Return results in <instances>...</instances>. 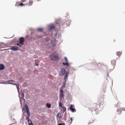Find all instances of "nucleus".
Returning <instances> with one entry per match:
<instances>
[{
	"instance_id": "obj_40",
	"label": "nucleus",
	"mask_w": 125,
	"mask_h": 125,
	"mask_svg": "<svg viewBox=\"0 0 125 125\" xmlns=\"http://www.w3.org/2000/svg\"><path fill=\"white\" fill-rule=\"evenodd\" d=\"M55 35H56V37L57 36V34H56Z\"/></svg>"
},
{
	"instance_id": "obj_2",
	"label": "nucleus",
	"mask_w": 125,
	"mask_h": 125,
	"mask_svg": "<svg viewBox=\"0 0 125 125\" xmlns=\"http://www.w3.org/2000/svg\"><path fill=\"white\" fill-rule=\"evenodd\" d=\"M61 70L60 74L64 75L65 73V69L64 68H62L61 69Z\"/></svg>"
},
{
	"instance_id": "obj_29",
	"label": "nucleus",
	"mask_w": 125,
	"mask_h": 125,
	"mask_svg": "<svg viewBox=\"0 0 125 125\" xmlns=\"http://www.w3.org/2000/svg\"><path fill=\"white\" fill-rule=\"evenodd\" d=\"M70 119L71 120V122L70 123L69 125L71 124L72 123L73 121V119L72 118H71Z\"/></svg>"
},
{
	"instance_id": "obj_1",
	"label": "nucleus",
	"mask_w": 125,
	"mask_h": 125,
	"mask_svg": "<svg viewBox=\"0 0 125 125\" xmlns=\"http://www.w3.org/2000/svg\"><path fill=\"white\" fill-rule=\"evenodd\" d=\"M50 57L52 60L57 61L58 59L59 56L56 53H52L50 55Z\"/></svg>"
},
{
	"instance_id": "obj_6",
	"label": "nucleus",
	"mask_w": 125,
	"mask_h": 125,
	"mask_svg": "<svg viewBox=\"0 0 125 125\" xmlns=\"http://www.w3.org/2000/svg\"><path fill=\"white\" fill-rule=\"evenodd\" d=\"M19 40L20 41V43H21L22 44H23L24 43V41L25 39L23 37H21L20 38Z\"/></svg>"
},
{
	"instance_id": "obj_31",
	"label": "nucleus",
	"mask_w": 125,
	"mask_h": 125,
	"mask_svg": "<svg viewBox=\"0 0 125 125\" xmlns=\"http://www.w3.org/2000/svg\"><path fill=\"white\" fill-rule=\"evenodd\" d=\"M26 0H21V1L22 2H24L26 1Z\"/></svg>"
},
{
	"instance_id": "obj_42",
	"label": "nucleus",
	"mask_w": 125,
	"mask_h": 125,
	"mask_svg": "<svg viewBox=\"0 0 125 125\" xmlns=\"http://www.w3.org/2000/svg\"><path fill=\"white\" fill-rule=\"evenodd\" d=\"M17 3H16V5H17Z\"/></svg>"
},
{
	"instance_id": "obj_23",
	"label": "nucleus",
	"mask_w": 125,
	"mask_h": 125,
	"mask_svg": "<svg viewBox=\"0 0 125 125\" xmlns=\"http://www.w3.org/2000/svg\"><path fill=\"white\" fill-rule=\"evenodd\" d=\"M16 44L17 45L19 46L20 47H21L22 45H23V44H22V43H20V42H19V43H17Z\"/></svg>"
},
{
	"instance_id": "obj_5",
	"label": "nucleus",
	"mask_w": 125,
	"mask_h": 125,
	"mask_svg": "<svg viewBox=\"0 0 125 125\" xmlns=\"http://www.w3.org/2000/svg\"><path fill=\"white\" fill-rule=\"evenodd\" d=\"M125 111V108H120L117 109V111L118 112H120V114L121 113V111Z\"/></svg>"
},
{
	"instance_id": "obj_14",
	"label": "nucleus",
	"mask_w": 125,
	"mask_h": 125,
	"mask_svg": "<svg viewBox=\"0 0 125 125\" xmlns=\"http://www.w3.org/2000/svg\"><path fill=\"white\" fill-rule=\"evenodd\" d=\"M55 27V26L54 25H52L50 26L49 29L50 30L54 29Z\"/></svg>"
},
{
	"instance_id": "obj_4",
	"label": "nucleus",
	"mask_w": 125,
	"mask_h": 125,
	"mask_svg": "<svg viewBox=\"0 0 125 125\" xmlns=\"http://www.w3.org/2000/svg\"><path fill=\"white\" fill-rule=\"evenodd\" d=\"M60 96L61 98L63 97V91L62 88H61L60 90Z\"/></svg>"
},
{
	"instance_id": "obj_18",
	"label": "nucleus",
	"mask_w": 125,
	"mask_h": 125,
	"mask_svg": "<svg viewBox=\"0 0 125 125\" xmlns=\"http://www.w3.org/2000/svg\"><path fill=\"white\" fill-rule=\"evenodd\" d=\"M66 24H67V26H68L70 24V21L68 20L66 21Z\"/></svg>"
},
{
	"instance_id": "obj_17",
	"label": "nucleus",
	"mask_w": 125,
	"mask_h": 125,
	"mask_svg": "<svg viewBox=\"0 0 125 125\" xmlns=\"http://www.w3.org/2000/svg\"><path fill=\"white\" fill-rule=\"evenodd\" d=\"M122 53V52H116V55L117 56H121V54Z\"/></svg>"
},
{
	"instance_id": "obj_8",
	"label": "nucleus",
	"mask_w": 125,
	"mask_h": 125,
	"mask_svg": "<svg viewBox=\"0 0 125 125\" xmlns=\"http://www.w3.org/2000/svg\"><path fill=\"white\" fill-rule=\"evenodd\" d=\"M73 107V106L72 105H71L70 107V110L73 112H76V110L72 107Z\"/></svg>"
},
{
	"instance_id": "obj_33",
	"label": "nucleus",
	"mask_w": 125,
	"mask_h": 125,
	"mask_svg": "<svg viewBox=\"0 0 125 125\" xmlns=\"http://www.w3.org/2000/svg\"><path fill=\"white\" fill-rule=\"evenodd\" d=\"M48 108H50L51 107V105L50 104L48 106Z\"/></svg>"
},
{
	"instance_id": "obj_35",
	"label": "nucleus",
	"mask_w": 125,
	"mask_h": 125,
	"mask_svg": "<svg viewBox=\"0 0 125 125\" xmlns=\"http://www.w3.org/2000/svg\"><path fill=\"white\" fill-rule=\"evenodd\" d=\"M60 116H61V115H60ZM61 116H59V117L58 120H60V118H61Z\"/></svg>"
},
{
	"instance_id": "obj_32",
	"label": "nucleus",
	"mask_w": 125,
	"mask_h": 125,
	"mask_svg": "<svg viewBox=\"0 0 125 125\" xmlns=\"http://www.w3.org/2000/svg\"><path fill=\"white\" fill-rule=\"evenodd\" d=\"M27 115L28 117L27 118H28V117L30 116V114H27Z\"/></svg>"
},
{
	"instance_id": "obj_10",
	"label": "nucleus",
	"mask_w": 125,
	"mask_h": 125,
	"mask_svg": "<svg viewBox=\"0 0 125 125\" xmlns=\"http://www.w3.org/2000/svg\"><path fill=\"white\" fill-rule=\"evenodd\" d=\"M19 97L21 99H23V100H24V102L25 100L24 99V94L22 93L21 94H20L19 95Z\"/></svg>"
},
{
	"instance_id": "obj_3",
	"label": "nucleus",
	"mask_w": 125,
	"mask_h": 125,
	"mask_svg": "<svg viewBox=\"0 0 125 125\" xmlns=\"http://www.w3.org/2000/svg\"><path fill=\"white\" fill-rule=\"evenodd\" d=\"M9 82L10 83L13 84L14 85H16L17 88V89L18 90H19V85H17L16 84L14 83L15 82L14 81H13V80H9Z\"/></svg>"
},
{
	"instance_id": "obj_22",
	"label": "nucleus",
	"mask_w": 125,
	"mask_h": 125,
	"mask_svg": "<svg viewBox=\"0 0 125 125\" xmlns=\"http://www.w3.org/2000/svg\"><path fill=\"white\" fill-rule=\"evenodd\" d=\"M62 25L63 26L65 27H67V24H66V22H65L62 24Z\"/></svg>"
},
{
	"instance_id": "obj_24",
	"label": "nucleus",
	"mask_w": 125,
	"mask_h": 125,
	"mask_svg": "<svg viewBox=\"0 0 125 125\" xmlns=\"http://www.w3.org/2000/svg\"><path fill=\"white\" fill-rule=\"evenodd\" d=\"M37 30L38 31H42L43 30V29L41 28H38Z\"/></svg>"
},
{
	"instance_id": "obj_36",
	"label": "nucleus",
	"mask_w": 125,
	"mask_h": 125,
	"mask_svg": "<svg viewBox=\"0 0 125 125\" xmlns=\"http://www.w3.org/2000/svg\"><path fill=\"white\" fill-rule=\"evenodd\" d=\"M35 65H36V66H37L38 65V63H37V64H35Z\"/></svg>"
},
{
	"instance_id": "obj_38",
	"label": "nucleus",
	"mask_w": 125,
	"mask_h": 125,
	"mask_svg": "<svg viewBox=\"0 0 125 125\" xmlns=\"http://www.w3.org/2000/svg\"><path fill=\"white\" fill-rule=\"evenodd\" d=\"M62 125H65L64 123H62Z\"/></svg>"
},
{
	"instance_id": "obj_28",
	"label": "nucleus",
	"mask_w": 125,
	"mask_h": 125,
	"mask_svg": "<svg viewBox=\"0 0 125 125\" xmlns=\"http://www.w3.org/2000/svg\"><path fill=\"white\" fill-rule=\"evenodd\" d=\"M59 113H58V114L57 115H56V118H58L57 119L58 121V118H59Z\"/></svg>"
},
{
	"instance_id": "obj_9",
	"label": "nucleus",
	"mask_w": 125,
	"mask_h": 125,
	"mask_svg": "<svg viewBox=\"0 0 125 125\" xmlns=\"http://www.w3.org/2000/svg\"><path fill=\"white\" fill-rule=\"evenodd\" d=\"M11 50L14 51H16L18 50V48L17 47H15L14 46L11 47Z\"/></svg>"
},
{
	"instance_id": "obj_20",
	"label": "nucleus",
	"mask_w": 125,
	"mask_h": 125,
	"mask_svg": "<svg viewBox=\"0 0 125 125\" xmlns=\"http://www.w3.org/2000/svg\"><path fill=\"white\" fill-rule=\"evenodd\" d=\"M98 103H99V107H100L101 105H102L103 104L102 102L100 100L98 101Z\"/></svg>"
},
{
	"instance_id": "obj_11",
	"label": "nucleus",
	"mask_w": 125,
	"mask_h": 125,
	"mask_svg": "<svg viewBox=\"0 0 125 125\" xmlns=\"http://www.w3.org/2000/svg\"><path fill=\"white\" fill-rule=\"evenodd\" d=\"M116 60H113L111 61V64L114 67L115 65V63L116 62Z\"/></svg>"
},
{
	"instance_id": "obj_15",
	"label": "nucleus",
	"mask_w": 125,
	"mask_h": 125,
	"mask_svg": "<svg viewBox=\"0 0 125 125\" xmlns=\"http://www.w3.org/2000/svg\"><path fill=\"white\" fill-rule=\"evenodd\" d=\"M27 119L28 122L29 124V125H33L31 123V121L29 120V118H27Z\"/></svg>"
},
{
	"instance_id": "obj_27",
	"label": "nucleus",
	"mask_w": 125,
	"mask_h": 125,
	"mask_svg": "<svg viewBox=\"0 0 125 125\" xmlns=\"http://www.w3.org/2000/svg\"><path fill=\"white\" fill-rule=\"evenodd\" d=\"M19 5L21 6H24V5L23 4L22 2H21L19 4Z\"/></svg>"
},
{
	"instance_id": "obj_19",
	"label": "nucleus",
	"mask_w": 125,
	"mask_h": 125,
	"mask_svg": "<svg viewBox=\"0 0 125 125\" xmlns=\"http://www.w3.org/2000/svg\"><path fill=\"white\" fill-rule=\"evenodd\" d=\"M63 64L64 65H66L68 66H69V64L68 62H66L65 63L63 62Z\"/></svg>"
},
{
	"instance_id": "obj_39",
	"label": "nucleus",
	"mask_w": 125,
	"mask_h": 125,
	"mask_svg": "<svg viewBox=\"0 0 125 125\" xmlns=\"http://www.w3.org/2000/svg\"><path fill=\"white\" fill-rule=\"evenodd\" d=\"M49 105V104L48 103H47V105Z\"/></svg>"
},
{
	"instance_id": "obj_16",
	"label": "nucleus",
	"mask_w": 125,
	"mask_h": 125,
	"mask_svg": "<svg viewBox=\"0 0 125 125\" xmlns=\"http://www.w3.org/2000/svg\"><path fill=\"white\" fill-rule=\"evenodd\" d=\"M0 70H3L4 69V67L3 64H0Z\"/></svg>"
},
{
	"instance_id": "obj_34",
	"label": "nucleus",
	"mask_w": 125,
	"mask_h": 125,
	"mask_svg": "<svg viewBox=\"0 0 125 125\" xmlns=\"http://www.w3.org/2000/svg\"><path fill=\"white\" fill-rule=\"evenodd\" d=\"M58 125H62V123H60L59 124H58Z\"/></svg>"
},
{
	"instance_id": "obj_7",
	"label": "nucleus",
	"mask_w": 125,
	"mask_h": 125,
	"mask_svg": "<svg viewBox=\"0 0 125 125\" xmlns=\"http://www.w3.org/2000/svg\"><path fill=\"white\" fill-rule=\"evenodd\" d=\"M56 40L54 39H53L51 41V43L52 44V46H55L56 45L55 43Z\"/></svg>"
},
{
	"instance_id": "obj_12",
	"label": "nucleus",
	"mask_w": 125,
	"mask_h": 125,
	"mask_svg": "<svg viewBox=\"0 0 125 125\" xmlns=\"http://www.w3.org/2000/svg\"><path fill=\"white\" fill-rule=\"evenodd\" d=\"M25 109L26 110V112H27V114H30V112H29V111L28 107L27 105H26V104L25 105Z\"/></svg>"
},
{
	"instance_id": "obj_37",
	"label": "nucleus",
	"mask_w": 125,
	"mask_h": 125,
	"mask_svg": "<svg viewBox=\"0 0 125 125\" xmlns=\"http://www.w3.org/2000/svg\"><path fill=\"white\" fill-rule=\"evenodd\" d=\"M97 106H98V105H97V104H96V107L97 108Z\"/></svg>"
},
{
	"instance_id": "obj_30",
	"label": "nucleus",
	"mask_w": 125,
	"mask_h": 125,
	"mask_svg": "<svg viewBox=\"0 0 125 125\" xmlns=\"http://www.w3.org/2000/svg\"><path fill=\"white\" fill-rule=\"evenodd\" d=\"M64 59L65 60L66 62H68V60L67 59V58H66V57H64Z\"/></svg>"
},
{
	"instance_id": "obj_25",
	"label": "nucleus",
	"mask_w": 125,
	"mask_h": 125,
	"mask_svg": "<svg viewBox=\"0 0 125 125\" xmlns=\"http://www.w3.org/2000/svg\"><path fill=\"white\" fill-rule=\"evenodd\" d=\"M59 107H62V102H60L59 103Z\"/></svg>"
},
{
	"instance_id": "obj_26",
	"label": "nucleus",
	"mask_w": 125,
	"mask_h": 125,
	"mask_svg": "<svg viewBox=\"0 0 125 125\" xmlns=\"http://www.w3.org/2000/svg\"><path fill=\"white\" fill-rule=\"evenodd\" d=\"M61 107L62 109V110L64 111L65 110H66V109L65 108H64V107L62 106V107Z\"/></svg>"
},
{
	"instance_id": "obj_13",
	"label": "nucleus",
	"mask_w": 125,
	"mask_h": 125,
	"mask_svg": "<svg viewBox=\"0 0 125 125\" xmlns=\"http://www.w3.org/2000/svg\"><path fill=\"white\" fill-rule=\"evenodd\" d=\"M33 3V1L31 0H30L29 2L27 4V5L30 6Z\"/></svg>"
},
{
	"instance_id": "obj_21",
	"label": "nucleus",
	"mask_w": 125,
	"mask_h": 125,
	"mask_svg": "<svg viewBox=\"0 0 125 125\" xmlns=\"http://www.w3.org/2000/svg\"><path fill=\"white\" fill-rule=\"evenodd\" d=\"M68 73H67V72H66V74H65V75L64 79H66V78H67L68 77Z\"/></svg>"
},
{
	"instance_id": "obj_41",
	"label": "nucleus",
	"mask_w": 125,
	"mask_h": 125,
	"mask_svg": "<svg viewBox=\"0 0 125 125\" xmlns=\"http://www.w3.org/2000/svg\"><path fill=\"white\" fill-rule=\"evenodd\" d=\"M20 103H21V100H20Z\"/></svg>"
}]
</instances>
